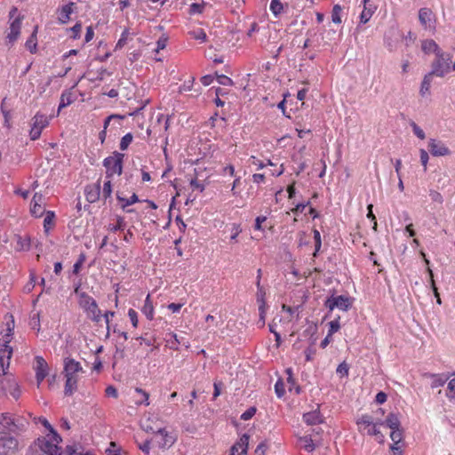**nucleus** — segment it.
<instances>
[{
    "label": "nucleus",
    "instance_id": "nucleus-28",
    "mask_svg": "<svg viewBox=\"0 0 455 455\" xmlns=\"http://www.w3.org/2000/svg\"><path fill=\"white\" fill-rule=\"evenodd\" d=\"M249 440L250 435L248 434H243L240 437L239 441H237L233 446L237 447V451H239V450L241 449V453H246L248 450Z\"/></svg>",
    "mask_w": 455,
    "mask_h": 455
},
{
    "label": "nucleus",
    "instance_id": "nucleus-12",
    "mask_svg": "<svg viewBox=\"0 0 455 455\" xmlns=\"http://www.w3.org/2000/svg\"><path fill=\"white\" fill-rule=\"evenodd\" d=\"M428 150L434 156H444L451 154V150L443 141L435 139H430Z\"/></svg>",
    "mask_w": 455,
    "mask_h": 455
},
{
    "label": "nucleus",
    "instance_id": "nucleus-8",
    "mask_svg": "<svg viewBox=\"0 0 455 455\" xmlns=\"http://www.w3.org/2000/svg\"><path fill=\"white\" fill-rule=\"evenodd\" d=\"M6 391H9L10 395L15 400H18L20 397V387L13 379L7 378L1 382L0 395H5Z\"/></svg>",
    "mask_w": 455,
    "mask_h": 455
},
{
    "label": "nucleus",
    "instance_id": "nucleus-31",
    "mask_svg": "<svg viewBox=\"0 0 455 455\" xmlns=\"http://www.w3.org/2000/svg\"><path fill=\"white\" fill-rule=\"evenodd\" d=\"M73 101H74V100L72 97V93L68 91H64L60 96V101L59 104V111L61 108H66L67 106L70 105Z\"/></svg>",
    "mask_w": 455,
    "mask_h": 455
},
{
    "label": "nucleus",
    "instance_id": "nucleus-58",
    "mask_svg": "<svg viewBox=\"0 0 455 455\" xmlns=\"http://www.w3.org/2000/svg\"><path fill=\"white\" fill-rule=\"evenodd\" d=\"M85 259V256L84 254H81L77 261L73 266V273L75 275H77L82 267V265Z\"/></svg>",
    "mask_w": 455,
    "mask_h": 455
},
{
    "label": "nucleus",
    "instance_id": "nucleus-1",
    "mask_svg": "<svg viewBox=\"0 0 455 455\" xmlns=\"http://www.w3.org/2000/svg\"><path fill=\"white\" fill-rule=\"evenodd\" d=\"M59 445L45 437H39L28 449L27 455H61Z\"/></svg>",
    "mask_w": 455,
    "mask_h": 455
},
{
    "label": "nucleus",
    "instance_id": "nucleus-61",
    "mask_svg": "<svg viewBox=\"0 0 455 455\" xmlns=\"http://www.w3.org/2000/svg\"><path fill=\"white\" fill-rule=\"evenodd\" d=\"M316 350L314 347V345L310 343V346L305 350V356L307 361H311L313 356L315 355Z\"/></svg>",
    "mask_w": 455,
    "mask_h": 455
},
{
    "label": "nucleus",
    "instance_id": "nucleus-40",
    "mask_svg": "<svg viewBox=\"0 0 455 455\" xmlns=\"http://www.w3.org/2000/svg\"><path fill=\"white\" fill-rule=\"evenodd\" d=\"M112 194V184L110 179L107 180L102 188V197L106 201L108 198L111 197Z\"/></svg>",
    "mask_w": 455,
    "mask_h": 455
},
{
    "label": "nucleus",
    "instance_id": "nucleus-26",
    "mask_svg": "<svg viewBox=\"0 0 455 455\" xmlns=\"http://www.w3.org/2000/svg\"><path fill=\"white\" fill-rule=\"evenodd\" d=\"M141 311L148 320H152L154 318V307L150 299L149 294L147 296L145 299L144 306L142 307Z\"/></svg>",
    "mask_w": 455,
    "mask_h": 455
},
{
    "label": "nucleus",
    "instance_id": "nucleus-46",
    "mask_svg": "<svg viewBox=\"0 0 455 455\" xmlns=\"http://www.w3.org/2000/svg\"><path fill=\"white\" fill-rule=\"evenodd\" d=\"M329 326H330V328H329L328 334H329V336H331L333 333L338 331L340 328L339 316L338 318H336L335 320L331 321L329 323Z\"/></svg>",
    "mask_w": 455,
    "mask_h": 455
},
{
    "label": "nucleus",
    "instance_id": "nucleus-24",
    "mask_svg": "<svg viewBox=\"0 0 455 455\" xmlns=\"http://www.w3.org/2000/svg\"><path fill=\"white\" fill-rule=\"evenodd\" d=\"M385 425L390 429H398V427H401L399 415L390 412L385 419Z\"/></svg>",
    "mask_w": 455,
    "mask_h": 455
},
{
    "label": "nucleus",
    "instance_id": "nucleus-41",
    "mask_svg": "<svg viewBox=\"0 0 455 455\" xmlns=\"http://www.w3.org/2000/svg\"><path fill=\"white\" fill-rule=\"evenodd\" d=\"M124 226H125V222L124 220V218L118 217L116 224V225H110L108 227V229L111 232H117V231L124 230Z\"/></svg>",
    "mask_w": 455,
    "mask_h": 455
},
{
    "label": "nucleus",
    "instance_id": "nucleus-63",
    "mask_svg": "<svg viewBox=\"0 0 455 455\" xmlns=\"http://www.w3.org/2000/svg\"><path fill=\"white\" fill-rule=\"evenodd\" d=\"M447 396L455 398V379H451L448 383Z\"/></svg>",
    "mask_w": 455,
    "mask_h": 455
},
{
    "label": "nucleus",
    "instance_id": "nucleus-54",
    "mask_svg": "<svg viewBox=\"0 0 455 455\" xmlns=\"http://www.w3.org/2000/svg\"><path fill=\"white\" fill-rule=\"evenodd\" d=\"M429 196L433 202L438 203L440 204H442L443 202V196L435 190H430Z\"/></svg>",
    "mask_w": 455,
    "mask_h": 455
},
{
    "label": "nucleus",
    "instance_id": "nucleus-18",
    "mask_svg": "<svg viewBox=\"0 0 455 455\" xmlns=\"http://www.w3.org/2000/svg\"><path fill=\"white\" fill-rule=\"evenodd\" d=\"M390 438L393 443L390 445L392 451H398L400 449L399 443L403 440V428L398 427V429H391Z\"/></svg>",
    "mask_w": 455,
    "mask_h": 455
},
{
    "label": "nucleus",
    "instance_id": "nucleus-49",
    "mask_svg": "<svg viewBox=\"0 0 455 455\" xmlns=\"http://www.w3.org/2000/svg\"><path fill=\"white\" fill-rule=\"evenodd\" d=\"M30 212L34 217L40 218L44 213V209L42 207V205L36 206L35 204H31Z\"/></svg>",
    "mask_w": 455,
    "mask_h": 455
},
{
    "label": "nucleus",
    "instance_id": "nucleus-32",
    "mask_svg": "<svg viewBox=\"0 0 455 455\" xmlns=\"http://www.w3.org/2000/svg\"><path fill=\"white\" fill-rule=\"evenodd\" d=\"M135 392L141 395V398L135 402V403L137 405H141V404H144L146 406L149 405V402H148L149 394L148 392H146L145 390H143L140 387H136Z\"/></svg>",
    "mask_w": 455,
    "mask_h": 455
},
{
    "label": "nucleus",
    "instance_id": "nucleus-62",
    "mask_svg": "<svg viewBox=\"0 0 455 455\" xmlns=\"http://www.w3.org/2000/svg\"><path fill=\"white\" fill-rule=\"evenodd\" d=\"M310 204V202L307 201V203H300V204H298L292 210L291 212L298 215L299 213H301L305 208Z\"/></svg>",
    "mask_w": 455,
    "mask_h": 455
},
{
    "label": "nucleus",
    "instance_id": "nucleus-39",
    "mask_svg": "<svg viewBox=\"0 0 455 455\" xmlns=\"http://www.w3.org/2000/svg\"><path fill=\"white\" fill-rule=\"evenodd\" d=\"M356 423L357 425H364V429H366L368 427L373 425L374 422L371 415L364 414L357 419Z\"/></svg>",
    "mask_w": 455,
    "mask_h": 455
},
{
    "label": "nucleus",
    "instance_id": "nucleus-56",
    "mask_svg": "<svg viewBox=\"0 0 455 455\" xmlns=\"http://www.w3.org/2000/svg\"><path fill=\"white\" fill-rule=\"evenodd\" d=\"M204 11V4L193 3L189 7V13L190 14H196V13H202Z\"/></svg>",
    "mask_w": 455,
    "mask_h": 455
},
{
    "label": "nucleus",
    "instance_id": "nucleus-23",
    "mask_svg": "<svg viewBox=\"0 0 455 455\" xmlns=\"http://www.w3.org/2000/svg\"><path fill=\"white\" fill-rule=\"evenodd\" d=\"M116 199L119 201V202H122L124 203L121 207L123 210L126 211L127 212H133L134 210L133 209H126L127 206L129 205H132L137 202H139V197L136 194H132V196L126 199L124 197H122L121 196H119L118 194L116 195Z\"/></svg>",
    "mask_w": 455,
    "mask_h": 455
},
{
    "label": "nucleus",
    "instance_id": "nucleus-6",
    "mask_svg": "<svg viewBox=\"0 0 455 455\" xmlns=\"http://www.w3.org/2000/svg\"><path fill=\"white\" fill-rule=\"evenodd\" d=\"M74 292L79 298V306L87 315H91V312L92 311L95 312L96 308L99 307L96 300L92 297L86 292L80 291V283L75 287Z\"/></svg>",
    "mask_w": 455,
    "mask_h": 455
},
{
    "label": "nucleus",
    "instance_id": "nucleus-37",
    "mask_svg": "<svg viewBox=\"0 0 455 455\" xmlns=\"http://www.w3.org/2000/svg\"><path fill=\"white\" fill-rule=\"evenodd\" d=\"M373 12H374V10H372L370 7L368 8V7L364 6V8L360 15V22L363 24L367 23L370 20L371 17L372 16Z\"/></svg>",
    "mask_w": 455,
    "mask_h": 455
},
{
    "label": "nucleus",
    "instance_id": "nucleus-51",
    "mask_svg": "<svg viewBox=\"0 0 455 455\" xmlns=\"http://www.w3.org/2000/svg\"><path fill=\"white\" fill-rule=\"evenodd\" d=\"M257 411V409L255 406H251L250 408H248L242 415H241V419L243 420H249L251 419L256 413Z\"/></svg>",
    "mask_w": 455,
    "mask_h": 455
},
{
    "label": "nucleus",
    "instance_id": "nucleus-38",
    "mask_svg": "<svg viewBox=\"0 0 455 455\" xmlns=\"http://www.w3.org/2000/svg\"><path fill=\"white\" fill-rule=\"evenodd\" d=\"M132 139H133V136L131 132L125 134L121 139L120 145H119L120 149L123 151L126 150L128 148L129 145L132 143Z\"/></svg>",
    "mask_w": 455,
    "mask_h": 455
},
{
    "label": "nucleus",
    "instance_id": "nucleus-59",
    "mask_svg": "<svg viewBox=\"0 0 455 455\" xmlns=\"http://www.w3.org/2000/svg\"><path fill=\"white\" fill-rule=\"evenodd\" d=\"M194 81H195V78L192 77L190 80L185 82L180 87V90L179 92L180 93L184 92H189L191 91L192 87H193V84H194Z\"/></svg>",
    "mask_w": 455,
    "mask_h": 455
},
{
    "label": "nucleus",
    "instance_id": "nucleus-50",
    "mask_svg": "<svg viewBox=\"0 0 455 455\" xmlns=\"http://www.w3.org/2000/svg\"><path fill=\"white\" fill-rule=\"evenodd\" d=\"M431 377L434 379L431 384L433 388L443 386L446 381V379H443V377L436 374H431Z\"/></svg>",
    "mask_w": 455,
    "mask_h": 455
},
{
    "label": "nucleus",
    "instance_id": "nucleus-60",
    "mask_svg": "<svg viewBox=\"0 0 455 455\" xmlns=\"http://www.w3.org/2000/svg\"><path fill=\"white\" fill-rule=\"evenodd\" d=\"M128 316L132 322V324L133 327H137L138 326V314L137 312L132 309V308H130L128 310Z\"/></svg>",
    "mask_w": 455,
    "mask_h": 455
},
{
    "label": "nucleus",
    "instance_id": "nucleus-34",
    "mask_svg": "<svg viewBox=\"0 0 455 455\" xmlns=\"http://www.w3.org/2000/svg\"><path fill=\"white\" fill-rule=\"evenodd\" d=\"M269 8L275 16L279 15L283 10V4L280 0H272Z\"/></svg>",
    "mask_w": 455,
    "mask_h": 455
},
{
    "label": "nucleus",
    "instance_id": "nucleus-25",
    "mask_svg": "<svg viewBox=\"0 0 455 455\" xmlns=\"http://www.w3.org/2000/svg\"><path fill=\"white\" fill-rule=\"evenodd\" d=\"M434 76L435 75L431 74L430 72H428L427 74L425 75V76L421 82L420 90H419V93L421 96H425L426 94L429 93Z\"/></svg>",
    "mask_w": 455,
    "mask_h": 455
},
{
    "label": "nucleus",
    "instance_id": "nucleus-5",
    "mask_svg": "<svg viewBox=\"0 0 455 455\" xmlns=\"http://www.w3.org/2000/svg\"><path fill=\"white\" fill-rule=\"evenodd\" d=\"M353 299L344 295L328 297L324 302V306L332 311L334 308H339L342 311H347L351 308Z\"/></svg>",
    "mask_w": 455,
    "mask_h": 455
},
{
    "label": "nucleus",
    "instance_id": "nucleus-35",
    "mask_svg": "<svg viewBox=\"0 0 455 455\" xmlns=\"http://www.w3.org/2000/svg\"><path fill=\"white\" fill-rule=\"evenodd\" d=\"M54 218H55V214L53 212L49 211L46 212V216L44 220V228L45 232H47L50 229V228L52 226H53Z\"/></svg>",
    "mask_w": 455,
    "mask_h": 455
},
{
    "label": "nucleus",
    "instance_id": "nucleus-3",
    "mask_svg": "<svg viewBox=\"0 0 455 455\" xmlns=\"http://www.w3.org/2000/svg\"><path fill=\"white\" fill-rule=\"evenodd\" d=\"M124 154L114 151L112 156L103 160V166L106 168V178L111 179L114 174L121 175L123 173Z\"/></svg>",
    "mask_w": 455,
    "mask_h": 455
},
{
    "label": "nucleus",
    "instance_id": "nucleus-57",
    "mask_svg": "<svg viewBox=\"0 0 455 455\" xmlns=\"http://www.w3.org/2000/svg\"><path fill=\"white\" fill-rule=\"evenodd\" d=\"M88 318H90L92 322L99 323L101 320L102 314L100 309L96 308L95 312H91V315H87Z\"/></svg>",
    "mask_w": 455,
    "mask_h": 455
},
{
    "label": "nucleus",
    "instance_id": "nucleus-10",
    "mask_svg": "<svg viewBox=\"0 0 455 455\" xmlns=\"http://www.w3.org/2000/svg\"><path fill=\"white\" fill-rule=\"evenodd\" d=\"M419 20L425 28L435 30V14L429 8H421L419 11Z\"/></svg>",
    "mask_w": 455,
    "mask_h": 455
},
{
    "label": "nucleus",
    "instance_id": "nucleus-43",
    "mask_svg": "<svg viewBox=\"0 0 455 455\" xmlns=\"http://www.w3.org/2000/svg\"><path fill=\"white\" fill-rule=\"evenodd\" d=\"M275 394L277 395V397L281 398L285 394V389H284V383L283 382L282 379H278L275 385Z\"/></svg>",
    "mask_w": 455,
    "mask_h": 455
},
{
    "label": "nucleus",
    "instance_id": "nucleus-27",
    "mask_svg": "<svg viewBox=\"0 0 455 455\" xmlns=\"http://www.w3.org/2000/svg\"><path fill=\"white\" fill-rule=\"evenodd\" d=\"M317 332V325L314 323H309V325L307 327V329L303 331V337L307 338L308 337L310 339V343L312 345H315L316 341V338L315 335Z\"/></svg>",
    "mask_w": 455,
    "mask_h": 455
},
{
    "label": "nucleus",
    "instance_id": "nucleus-19",
    "mask_svg": "<svg viewBox=\"0 0 455 455\" xmlns=\"http://www.w3.org/2000/svg\"><path fill=\"white\" fill-rule=\"evenodd\" d=\"M421 50L426 54L435 53V55H438L443 52L439 45L433 39L423 40L421 43Z\"/></svg>",
    "mask_w": 455,
    "mask_h": 455
},
{
    "label": "nucleus",
    "instance_id": "nucleus-45",
    "mask_svg": "<svg viewBox=\"0 0 455 455\" xmlns=\"http://www.w3.org/2000/svg\"><path fill=\"white\" fill-rule=\"evenodd\" d=\"M49 441H52V443L54 444H59L60 443H61L62 441V438L61 436L58 434V432L52 427V431H49Z\"/></svg>",
    "mask_w": 455,
    "mask_h": 455
},
{
    "label": "nucleus",
    "instance_id": "nucleus-64",
    "mask_svg": "<svg viewBox=\"0 0 455 455\" xmlns=\"http://www.w3.org/2000/svg\"><path fill=\"white\" fill-rule=\"evenodd\" d=\"M267 449V443L265 442L260 443L257 446V448H256V450L254 451L255 455H265V452H266Z\"/></svg>",
    "mask_w": 455,
    "mask_h": 455
},
{
    "label": "nucleus",
    "instance_id": "nucleus-15",
    "mask_svg": "<svg viewBox=\"0 0 455 455\" xmlns=\"http://www.w3.org/2000/svg\"><path fill=\"white\" fill-rule=\"evenodd\" d=\"M21 20L22 18L19 16L15 18L10 24V33L7 35L6 37L11 44H13L20 36Z\"/></svg>",
    "mask_w": 455,
    "mask_h": 455
},
{
    "label": "nucleus",
    "instance_id": "nucleus-11",
    "mask_svg": "<svg viewBox=\"0 0 455 455\" xmlns=\"http://www.w3.org/2000/svg\"><path fill=\"white\" fill-rule=\"evenodd\" d=\"M9 342L10 340H4V343L0 345V365L4 375L6 374L5 370L9 368V361L12 355V348L8 345Z\"/></svg>",
    "mask_w": 455,
    "mask_h": 455
},
{
    "label": "nucleus",
    "instance_id": "nucleus-16",
    "mask_svg": "<svg viewBox=\"0 0 455 455\" xmlns=\"http://www.w3.org/2000/svg\"><path fill=\"white\" fill-rule=\"evenodd\" d=\"M14 417L9 413L0 414V432L13 433Z\"/></svg>",
    "mask_w": 455,
    "mask_h": 455
},
{
    "label": "nucleus",
    "instance_id": "nucleus-21",
    "mask_svg": "<svg viewBox=\"0 0 455 455\" xmlns=\"http://www.w3.org/2000/svg\"><path fill=\"white\" fill-rule=\"evenodd\" d=\"M65 378L64 394L65 395H72L77 388V377L65 376Z\"/></svg>",
    "mask_w": 455,
    "mask_h": 455
},
{
    "label": "nucleus",
    "instance_id": "nucleus-52",
    "mask_svg": "<svg viewBox=\"0 0 455 455\" xmlns=\"http://www.w3.org/2000/svg\"><path fill=\"white\" fill-rule=\"evenodd\" d=\"M349 366L346 362L341 363L336 370L337 373L339 374L341 377L347 376Z\"/></svg>",
    "mask_w": 455,
    "mask_h": 455
},
{
    "label": "nucleus",
    "instance_id": "nucleus-7",
    "mask_svg": "<svg viewBox=\"0 0 455 455\" xmlns=\"http://www.w3.org/2000/svg\"><path fill=\"white\" fill-rule=\"evenodd\" d=\"M49 118L47 116L36 113L32 118V127L29 132V136L32 140H36L40 138L42 130L48 126Z\"/></svg>",
    "mask_w": 455,
    "mask_h": 455
},
{
    "label": "nucleus",
    "instance_id": "nucleus-33",
    "mask_svg": "<svg viewBox=\"0 0 455 455\" xmlns=\"http://www.w3.org/2000/svg\"><path fill=\"white\" fill-rule=\"evenodd\" d=\"M341 12L342 7L339 4H335L331 11V21L335 24L341 23Z\"/></svg>",
    "mask_w": 455,
    "mask_h": 455
},
{
    "label": "nucleus",
    "instance_id": "nucleus-36",
    "mask_svg": "<svg viewBox=\"0 0 455 455\" xmlns=\"http://www.w3.org/2000/svg\"><path fill=\"white\" fill-rule=\"evenodd\" d=\"M313 233H314V240H315V251L313 253V256L317 257L318 252L321 249V245H322L321 235L317 229H314Z\"/></svg>",
    "mask_w": 455,
    "mask_h": 455
},
{
    "label": "nucleus",
    "instance_id": "nucleus-17",
    "mask_svg": "<svg viewBox=\"0 0 455 455\" xmlns=\"http://www.w3.org/2000/svg\"><path fill=\"white\" fill-rule=\"evenodd\" d=\"M303 419L307 425H316L323 422V416L319 410V404L315 411L303 414Z\"/></svg>",
    "mask_w": 455,
    "mask_h": 455
},
{
    "label": "nucleus",
    "instance_id": "nucleus-13",
    "mask_svg": "<svg viewBox=\"0 0 455 455\" xmlns=\"http://www.w3.org/2000/svg\"><path fill=\"white\" fill-rule=\"evenodd\" d=\"M84 195L89 203L97 202L100 196V180H99L96 183L85 186Z\"/></svg>",
    "mask_w": 455,
    "mask_h": 455
},
{
    "label": "nucleus",
    "instance_id": "nucleus-30",
    "mask_svg": "<svg viewBox=\"0 0 455 455\" xmlns=\"http://www.w3.org/2000/svg\"><path fill=\"white\" fill-rule=\"evenodd\" d=\"M30 248V239L28 236L22 237L20 235H17V251H28Z\"/></svg>",
    "mask_w": 455,
    "mask_h": 455
},
{
    "label": "nucleus",
    "instance_id": "nucleus-2",
    "mask_svg": "<svg viewBox=\"0 0 455 455\" xmlns=\"http://www.w3.org/2000/svg\"><path fill=\"white\" fill-rule=\"evenodd\" d=\"M451 60L452 55L443 51L438 55H435V59L431 64V71L429 72L436 76L443 77L452 68L451 67Z\"/></svg>",
    "mask_w": 455,
    "mask_h": 455
},
{
    "label": "nucleus",
    "instance_id": "nucleus-14",
    "mask_svg": "<svg viewBox=\"0 0 455 455\" xmlns=\"http://www.w3.org/2000/svg\"><path fill=\"white\" fill-rule=\"evenodd\" d=\"M64 374L65 376L76 377V373L83 371V368L79 362L73 358L66 357L64 359Z\"/></svg>",
    "mask_w": 455,
    "mask_h": 455
},
{
    "label": "nucleus",
    "instance_id": "nucleus-4",
    "mask_svg": "<svg viewBox=\"0 0 455 455\" xmlns=\"http://www.w3.org/2000/svg\"><path fill=\"white\" fill-rule=\"evenodd\" d=\"M19 449L18 440L7 432H0V455H14Z\"/></svg>",
    "mask_w": 455,
    "mask_h": 455
},
{
    "label": "nucleus",
    "instance_id": "nucleus-9",
    "mask_svg": "<svg viewBox=\"0 0 455 455\" xmlns=\"http://www.w3.org/2000/svg\"><path fill=\"white\" fill-rule=\"evenodd\" d=\"M36 365L34 367L36 371V379L37 382V387L43 382L44 378L48 375V364L46 361L40 355H36L35 357Z\"/></svg>",
    "mask_w": 455,
    "mask_h": 455
},
{
    "label": "nucleus",
    "instance_id": "nucleus-47",
    "mask_svg": "<svg viewBox=\"0 0 455 455\" xmlns=\"http://www.w3.org/2000/svg\"><path fill=\"white\" fill-rule=\"evenodd\" d=\"M107 455H121V449L117 446L116 443L111 442L109 448L106 450Z\"/></svg>",
    "mask_w": 455,
    "mask_h": 455
},
{
    "label": "nucleus",
    "instance_id": "nucleus-48",
    "mask_svg": "<svg viewBox=\"0 0 455 455\" xmlns=\"http://www.w3.org/2000/svg\"><path fill=\"white\" fill-rule=\"evenodd\" d=\"M217 76V81L221 85H224V86H231L233 85V81L231 78H229L228 76H225V75H218L216 74Z\"/></svg>",
    "mask_w": 455,
    "mask_h": 455
},
{
    "label": "nucleus",
    "instance_id": "nucleus-53",
    "mask_svg": "<svg viewBox=\"0 0 455 455\" xmlns=\"http://www.w3.org/2000/svg\"><path fill=\"white\" fill-rule=\"evenodd\" d=\"M411 126L412 127V131H413L414 134L419 139H420V140L425 139V137H426L425 132L419 125H417L414 122H411Z\"/></svg>",
    "mask_w": 455,
    "mask_h": 455
},
{
    "label": "nucleus",
    "instance_id": "nucleus-44",
    "mask_svg": "<svg viewBox=\"0 0 455 455\" xmlns=\"http://www.w3.org/2000/svg\"><path fill=\"white\" fill-rule=\"evenodd\" d=\"M257 289H258L257 293H256L257 302L259 303V305H267L266 300H265V296H266L265 290L263 289L262 286H257Z\"/></svg>",
    "mask_w": 455,
    "mask_h": 455
},
{
    "label": "nucleus",
    "instance_id": "nucleus-29",
    "mask_svg": "<svg viewBox=\"0 0 455 455\" xmlns=\"http://www.w3.org/2000/svg\"><path fill=\"white\" fill-rule=\"evenodd\" d=\"M28 422L21 417H14L13 433H20L27 429Z\"/></svg>",
    "mask_w": 455,
    "mask_h": 455
},
{
    "label": "nucleus",
    "instance_id": "nucleus-42",
    "mask_svg": "<svg viewBox=\"0 0 455 455\" xmlns=\"http://www.w3.org/2000/svg\"><path fill=\"white\" fill-rule=\"evenodd\" d=\"M124 118H125V116L119 115V114H112V115L108 116L104 120L103 130L107 131V129L112 120H124Z\"/></svg>",
    "mask_w": 455,
    "mask_h": 455
},
{
    "label": "nucleus",
    "instance_id": "nucleus-22",
    "mask_svg": "<svg viewBox=\"0 0 455 455\" xmlns=\"http://www.w3.org/2000/svg\"><path fill=\"white\" fill-rule=\"evenodd\" d=\"M37 28H38V27L36 26L34 28V31L32 32L30 36L27 39L26 44H25L26 48L31 53H36L37 51V38H36Z\"/></svg>",
    "mask_w": 455,
    "mask_h": 455
},
{
    "label": "nucleus",
    "instance_id": "nucleus-55",
    "mask_svg": "<svg viewBox=\"0 0 455 455\" xmlns=\"http://www.w3.org/2000/svg\"><path fill=\"white\" fill-rule=\"evenodd\" d=\"M129 31L128 29H124L121 35L120 39L116 43V49L122 48L127 42Z\"/></svg>",
    "mask_w": 455,
    "mask_h": 455
},
{
    "label": "nucleus",
    "instance_id": "nucleus-20",
    "mask_svg": "<svg viewBox=\"0 0 455 455\" xmlns=\"http://www.w3.org/2000/svg\"><path fill=\"white\" fill-rule=\"evenodd\" d=\"M75 3L70 2L68 4L63 5L59 11L58 20L60 23L66 24L70 20V14L73 12V6Z\"/></svg>",
    "mask_w": 455,
    "mask_h": 455
}]
</instances>
